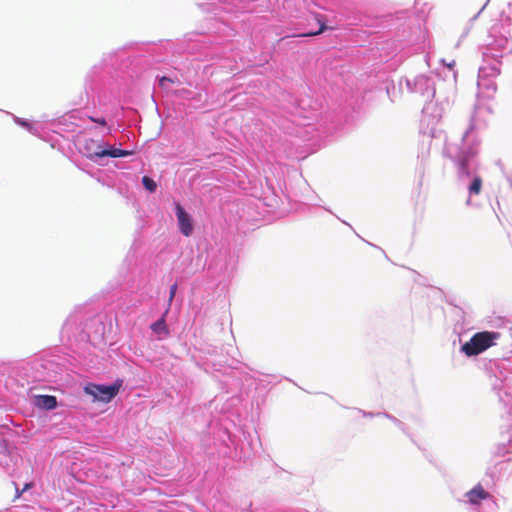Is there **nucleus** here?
Returning <instances> with one entry per match:
<instances>
[{"label": "nucleus", "mask_w": 512, "mask_h": 512, "mask_svg": "<svg viewBox=\"0 0 512 512\" xmlns=\"http://www.w3.org/2000/svg\"><path fill=\"white\" fill-rule=\"evenodd\" d=\"M167 84L168 83H164V88L163 89H167Z\"/></svg>", "instance_id": "19"}, {"label": "nucleus", "mask_w": 512, "mask_h": 512, "mask_svg": "<svg viewBox=\"0 0 512 512\" xmlns=\"http://www.w3.org/2000/svg\"><path fill=\"white\" fill-rule=\"evenodd\" d=\"M173 93L175 96L182 97V98H189V96L191 95V91L188 89H184V88L175 90Z\"/></svg>", "instance_id": "11"}, {"label": "nucleus", "mask_w": 512, "mask_h": 512, "mask_svg": "<svg viewBox=\"0 0 512 512\" xmlns=\"http://www.w3.org/2000/svg\"><path fill=\"white\" fill-rule=\"evenodd\" d=\"M175 211L180 232L186 237L191 236L193 233V223L191 216L184 210L180 203H176Z\"/></svg>", "instance_id": "4"}, {"label": "nucleus", "mask_w": 512, "mask_h": 512, "mask_svg": "<svg viewBox=\"0 0 512 512\" xmlns=\"http://www.w3.org/2000/svg\"><path fill=\"white\" fill-rule=\"evenodd\" d=\"M461 168L463 169V171L468 175L469 174V171H468V161L467 159H463L461 161Z\"/></svg>", "instance_id": "15"}, {"label": "nucleus", "mask_w": 512, "mask_h": 512, "mask_svg": "<svg viewBox=\"0 0 512 512\" xmlns=\"http://www.w3.org/2000/svg\"><path fill=\"white\" fill-rule=\"evenodd\" d=\"M176 289H177V285L176 284L171 286V288H170V297H169L170 301L174 298Z\"/></svg>", "instance_id": "16"}, {"label": "nucleus", "mask_w": 512, "mask_h": 512, "mask_svg": "<svg viewBox=\"0 0 512 512\" xmlns=\"http://www.w3.org/2000/svg\"><path fill=\"white\" fill-rule=\"evenodd\" d=\"M142 184H143L144 188L151 193L155 192L157 189V183L152 178H150L148 176L142 177Z\"/></svg>", "instance_id": "10"}, {"label": "nucleus", "mask_w": 512, "mask_h": 512, "mask_svg": "<svg viewBox=\"0 0 512 512\" xmlns=\"http://www.w3.org/2000/svg\"><path fill=\"white\" fill-rule=\"evenodd\" d=\"M468 500L471 504H479L480 501L490 497V494L486 492L483 487L478 484L467 493Z\"/></svg>", "instance_id": "5"}, {"label": "nucleus", "mask_w": 512, "mask_h": 512, "mask_svg": "<svg viewBox=\"0 0 512 512\" xmlns=\"http://www.w3.org/2000/svg\"><path fill=\"white\" fill-rule=\"evenodd\" d=\"M89 119L101 126H105L107 124L106 120L104 118H94V117L90 116Z\"/></svg>", "instance_id": "14"}, {"label": "nucleus", "mask_w": 512, "mask_h": 512, "mask_svg": "<svg viewBox=\"0 0 512 512\" xmlns=\"http://www.w3.org/2000/svg\"><path fill=\"white\" fill-rule=\"evenodd\" d=\"M35 404L37 407L52 410L57 406V400L55 396L52 395H39L36 397Z\"/></svg>", "instance_id": "6"}, {"label": "nucleus", "mask_w": 512, "mask_h": 512, "mask_svg": "<svg viewBox=\"0 0 512 512\" xmlns=\"http://www.w3.org/2000/svg\"><path fill=\"white\" fill-rule=\"evenodd\" d=\"M80 151L89 159L94 160L95 158L103 157H125L132 154L131 151L113 148L108 145H103L99 141L94 139H85L81 144Z\"/></svg>", "instance_id": "1"}, {"label": "nucleus", "mask_w": 512, "mask_h": 512, "mask_svg": "<svg viewBox=\"0 0 512 512\" xmlns=\"http://www.w3.org/2000/svg\"><path fill=\"white\" fill-rule=\"evenodd\" d=\"M12 485H13V487H14V489H15V496H14V500H17V499H19V498L22 496V494H23L24 492H23L22 490H19L18 485H17V483H16V482H12Z\"/></svg>", "instance_id": "13"}, {"label": "nucleus", "mask_w": 512, "mask_h": 512, "mask_svg": "<svg viewBox=\"0 0 512 512\" xmlns=\"http://www.w3.org/2000/svg\"><path fill=\"white\" fill-rule=\"evenodd\" d=\"M482 188V179L481 177L477 176L472 181L471 185L469 186V192L470 194L478 195L481 192Z\"/></svg>", "instance_id": "8"}, {"label": "nucleus", "mask_w": 512, "mask_h": 512, "mask_svg": "<svg viewBox=\"0 0 512 512\" xmlns=\"http://www.w3.org/2000/svg\"><path fill=\"white\" fill-rule=\"evenodd\" d=\"M151 330L155 332L158 335H165L167 336L169 334L168 327L166 325L164 317L160 318L156 322H154L151 325Z\"/></svg>", "instance_id": "7"}, {"label": "nucleus", "mask_w": 512, "mask_h": 512, "mask_svg": "<svg viewBox=\"0 0 512 512\" xmlns=\"http://www.w3.org/2000/svg\"><path fill=\"white\" fill-rule=\"evenodd\" d=\"M500 337L498 332L482 331L474 334L471 339L462 345L461 350L469 357L479 355L495 344Z\"/></svg>", "instance_id": "2"}, {"label": "nucleus", "mask_w": 512, "mask_h": 512, "mask_svg": "<svg viewBox=\"0 0 512 512\" xmlns=\"http://www.w3.org/2000/svg\"><path fill=\"white\" fill-rule=\"evenodd\" d=\"M32 486H33V483H26V484L24 485L23 489H21V490H22L23 492H25V491H27V490L31 489V488H32Z\"/></svg>", "instance_id": "17"}, {"label": "nucleus", "mask_w": 512, "mask_h": 512, "mask_svg": "<svg viewBox=\"0 0 512 512\" xmlns=\"http://www.w3.org/2000/svg\"><path fill=\"white\" fill-rule=\"evenodd\" d=\"M179 81L177 79H173V78H170V77H166V76H162L160 79H159V86L161 88H164V83H172V84H175V83H178Z\"/></svg>", "instance_id": "12"}, {"label": "nucleus", "mask_w": 512, "mask_h": 512, "mask_svg": "<svg viewBox=\"0 0 512 512\" xmlns=\"http://www.w3.org/2000/svg\"><path fill=\"white\" fill-rule=\"evenodd\" d=\"M120 384H113L110 386L88 384L84 387V392L93 397L94 401L104 403L110 402L119 392Z\"/></svg>", "instance_id": "3"}, {"label": "nucleus", "mask_w": 512, "mask_h": 512, "mask_svg": "<svg viewBox=\"0 0 512 512\" xmlns=\"http://www.w3.org/2000/svg\"><path fill=\"white\" fill-rule=\"evenodd\" d=\"M316 20L317 22L320 24V28L318 31H315V32H309V33H303V34H299L298 36H301V37H310V36H316V35H319L321 33H323L327 27L324 23V21H322V19L320 18V15H317L316 16Z\"/></svg>", "instance_id": "9"}, {"label": "nucleus", "mask_w": 512, "mask_h": 512, "mask_svg": "<svg viewBox=\"0 0 512 512\" xmlns=\"http://www.w3.org/2000/svg\"><path fill=\"white\" fill-rule=\"evenodd\" d=\"M20 124L23 125V126H27L26 122H20Z\"/></svg>", "instance_id": "18"}]
</instances>
